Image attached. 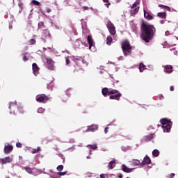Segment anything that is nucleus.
Masks as SVG:
<instances>
[{
    "mask_svg": "<svg viewBox=\"0 0 178 178\" xmlns=\"http://www.w3.org/2000/svg\"><path fill=\"white\" fill-rule=\"evenodd\" d=\"M165 73H168V74H170V73L173 72V66L170 65H167L165 66Z\"/></svg>",
    "mask_w": 178,
    "mask_h": 178,
    "instance_id": "obj_15",
    "label": "nucleus"
},
{
    "mask_svg": "<svg viewBox=\"0 0 178 178\" xmlns=\"http://www.w3.org/2000/svg\"><path fill=\"white\" fill-rule=\"evenodd\" d=\"M122 169L123 172H125V173H131V172H133V170H134V168H129L124 164L122 165Z\"/></svg>",
    "mask_w": 178,
    "mask_h": 178,
    "instance_id": "obj_17",
    "label": "nucleus"
},
{
    "mask_svg": "<svg viewBox=\"0 0 178 178\" xmlns=\"http://www.w3.org/2000/svg\"><path fill=\"white\" fill-rule=\"evenodd\" d=\"M38 27H39V29H44L45 26L44 25V22H40L38 23Z\"/></svg>",
    "mask_w": 178,
    "mask_h": 178,
    "instance_id": "obj_30",
    "label": "nucleus"
},
{
    "mask_svg": "<svg viewBox=\"0 0 178 178\" xmlns=\"http://www.w3.org/2000/svg\"><path fill=\"white\" fill-rule=\"evenodd\" d=\"M8 108L10 110V113L17 115V111H19V113H23V108L22 107L17 106V103L16 102H10Z\"/></svg>",
    "mask_w": 178,
    "mask_h": 178,
    "instance_id": "obj_5",
    "label": "nucleus"
},
{
    "mask_svg": "<svg viewBox=\"0 0 178 178\" xmlns=\"http://www.w3.org/2000/svg\"><path fill=\"white\" fill-rule=\"evenodd\" d=\"M35 99L37 102H40V104H47L49 100V97L45 94H40L36 96Z\"/></svg>",
    "mask_w": 178,
    "mask_h": 178,
    "instance_id": "obj_6",
    "label": "nucleus"
},
{
    "mask_svg": "<svg viewBox=\"0 0 178 178\" xmlns=\"http://www.w3.org/2000/svg\"><path fill=\"white\" fill-rule=\"evenodd\" d=\"M161 123L162 124V129L164 133H169L170 129H172V121L168 118H163L161 120Z\"/></svg>",
    "mask_w": 178,
    "mask_h": 178,
    "instance_id": "obj_3",
    "label": "nucleus"
},
{
    "mask_svg": "<svg viewBox=\"0 0 178 178\" xmlns=\"http://www.w3.org/2000/svg\"><path fill=\"white\" fill-rule=\"evenodd\" d=\"M76 60H83V57L81 56H76L75 57Z\"/></svg>",
    "mask_w": 178,
    "mask_h": 178,
    "instance_id": "obj_40",
    "label": "nucleus"
},
{
    "mask_svg": "<svg viewBox=\"0 0 178 178\" xmlns=\"http://www.w3.org/2000/svg\"><path fill=\"white\" fill-rule=\"evenodd\" d=\"M152 155L153 156H159V150L158 149H154L152 151Z\"/></svg>",
    "mask_w": 178,
    "mask_h": 178,
    "instance_id": "obj_24",
    "label": "nucleus"
},
{
    "mask_svg": "<svg viewBox=\"0 0 178 178\" xmlns=\"http://www.w3.org/2000/svg\"><path fill=\"white\" fill-rule=\"evenodd\" d=\"M141 166H144V165H151V159L148 155H146L143 159V161L141 162Z\"/></svg>",
    "mask_w": 178,
    "mask_h": 178,
    "instance_id": "obj_12",
    "label": "nucleus"
},
{
    "mask_svg": "<svg viewBox=\"0 0 178 178\" xmlns=\"http://www.w3.org/2000/svg\"><path fill=\"white\" fill-rule=\"evenodd\" d=\"M70 92H72V89H67L66 91H65V94L67 97H70Z\"/></svg>",
    "mask_w": 178,
    "mask_h": 178,
    "instance_id": "obj_33",
    "label": "nucleus"
},
{
    "mask_svg": "<svg viewBox=\"0 0 178 178\" xmlns=\"http://www.w3.org/2000/svg\"><path fill=\"white\" fill-rule=\"evenodd\" d=\"M154 136H155L154 134H150L147 136H145L144 137V140L145 141H146V143H148L149 141H152V140L154 139Z\"/></svg>",
    "mask_w": 178,
    "mask_h": 178,
    "instance_id": "obj_16",
    "label": "nucleus"
},
{
    "mask_svg": "<svg viewBox=\"0 0 178 178\" xmlns=\"http://www.w3.org/2000/svg\"><path fill=\"white\" fill-rule=\"evenodd\" d=\"M108 130H109V127H106V128L104 129V133H105L106 134H108Z\"/></svg>",
    "mask_w": 178,
    "mask_h": 178,
    "instance_id": "obj_43",
    "label": "nucleus"
},
{
    "mask_svg": "<svg viewBox=\"0 0 178 178\" xmlns=\"http://www.w3.org/2000/svg\"><path fill=\"white\" fill-rule=\"evenodd\" d=\"M88 43L89 44V49H91V48H92V47H94V40H92V35L88 36Z\"/></svg>",
    "mask_w": 178,
    "mask_h": 178,
    "instance_id": "obj_19",
    "label": "nucleus"
},
{
    "mask_svg": "<svg viewBox=\"0 0 178 178\" xmlns=\"http://www.w3.org/2000/svg\"><path fill=\"white\" fill-rule=\"evenodd\" d=\"M121 45L125 56H127L131 54V45L130 44V42H129V40H124Z\"/></svg>",
    "mask_w": 178,
    "mask_h": 178,
    "instance_id": "obj_4",
    "label": "nucleus"
},
{
    "mask_svg": "<svg viewBox=\"0 0 178 178\" xmlns=\"http://www.w3.org/2000/svg\"><path fill=\"white\" fill-rule=\"evenodd\" d=\"M41 151V148L38 147L37 149H33L31 152L32 154H37V152H40Z\"/></svg>",
    "mask_w": 178,
    "mask_h": 178,
    "instance_id": "obj_29",
    "label": "nucleus"
},
{
    "mask_svg": "<svg viewBox=\"0 0 178 178\" xmlns=\"http://www.w3.org/2000/svg\"><path fill=\"white\" fill-rule=\"evenodd\" d=\"M44 108H39L38 109V113H44Z\"/></svg>",
    "mask_w": 178,
    "mask_h": 178,
    "instance_id": "obj_38",
    "label": "nucleus"
},
{
    "mask_svg": "<svg viewBox=\"0 0 178 178\" xmlns=\"http://www.w3.org/2000/svg\"><path fill=\"white\" fill-rule=\"evenodd\" d=\"M144 70H145V65L143 63H140L139 64V72L142 73V72H144Z\"/></svg>",
    "mask_w": 178,
    "mask_h": 178,
    "instance_id": "obj_22",
    "label": "nucleus"
},
{
    "mask_svg": "<svg viewBox=\"0 0 178 178\" xmlns=\"http://www.w3.org/2000/svg\"><path fill=\"white\" fill-rule=\"evenodd\" d=\"M32 3H33V5H36V6H40V5H41V3L37 0H33Z\"/></svg>",
    "mask_w": 178,
    "mask_h": 178,
    "instance_id": "obj_31",
    "label": "nucleus"
},
{
    "mask_svg": "<svg viewBox=\"0 0 178 178\" xmlns=\"http://www.w3.org/2000/svg\"><path fill=\"white\" fill-rule=\"evenodd\" d=\"M66 65H70V59L69 58H65Z\"/></svg>",
    "mask_w": 178,
    "mask_h": 178,
    "instance_id": "obj_39",
    "label": "nucleus"
},
{
    "mask_svg": "<svg viewBox=\"0 0 178 178\" xmlns=\"http://www.w3.org/2000/svg\"><path fill=\"white\" fill-rule=\"evenodd\" d=\"M67 173V171H65V172H58L57 173V175H58L59 176H65V175H66Z\"/></svg>",
    "mask_w": 178,
    "mask_h": 178,
    "instance_id": "obj_35",
    "label": "nucleus"
},
{
    "mask_svg": "<svg viewBox=\"0 0 178 178\" xmlns=\"http://www.w3.org/2000/svg\"><path fill=\"white\" fill-rule=\"evenodd\" d=\"M144 17L147 20H152L154 19V17L148 13V11L144 10Z\"/></svg>",
    "mask_w": 178,
    "mask_h": 178,
    "instance_id": "obj_18",
    "label": "nucleus"
},
{
    "mask_svg": "<svg viewBox=\"0 0 178 178\" xmlns=\"http://www.w3.org/2000/svg\"><path fill=\"white\" fill-rule=\"evenodd\" d=\"M16 147L17 148H22V147H23V144H22L20 142H17L16 143Z\"/></svg>",
    "mask_w": 178,
    "mask_h": 178,
    "instance_id": "obj_37",
    "label": "nucleus"
},
{
    "mask_svg": "<svg viewBox=\"0 0 178 178\" xmlns=\"http://www.w3.org/2000/svg\"><path fill=\"white\" fill-rule=\"evenodd\" d=\"M47 63L48 65V67L50 70H54V60L52 58H47Z\"/></svg>",
    "mask_w": 178,
    "mask_h": 178,
    "instance_id": "obj_14",
    "label": "nucleus"
},
{
    "mask_svg": "<svg viewBox=\"0 0 178 178\" xmlns=\"http://www.w3.org/2000/svg\"><path fill=\"white\" fill-rule=\"evenodd\" d=\"M159 8H165V9H166V10H170V8L166 6H164V5H162V4H159Z\"/></svg>",
    "mask_w": 178,
    "mask_h": 178,
    "instance_id": "obj_32",
    "label": "nucleus"
},
{
    "mask_svg": "<svg viewBox=\"0 0 178 178\" xmlns=\"http://www.w3.org/2000/svg\"><path fill=\"white\" fill-rule=\"evenodd\" d=\"M100 178H106V176L104 174H101Z\"/></svg>",
    "mask_w": 178,
    "mask_h": 178,
    "instance_id": "obj_46",
    "label": "nucleus"
},
{
    "mask_svg": "<svg viewBox=\"0 0 178 178\" xmlns=\"http://www.w3.org/2000/svg\"><path fill=\"white\" fill-rule=\"evenodd\" d=\"M102 1L105 3V6L106 8H109V6H111V2H109V0H102Z\"/></svg>",
    "mask_w": 178,
    "mask_h": 178,
    "instance_id": "obj_28",
    "label": "nucleus"
},
{
    "mask_svg": "<svg viewBox=\"0 0 178 178\" xmlns=\"http://www.w3.org/2000/svg\"><path fill=\"white\" fill-rule=\"evenodd\" d=\"M88 148L95 150L98 148V146H97V145H88Z\"/></svg>",
    "mask_w": 178,
    "mask_h": 178,
    "instance_id": "obj_27",
    "label": "nucleus"
},
{
    "mask_svg": "<svg viewBox=\"0 0 178 178\" xmlns=\"http://www.w3.org/2000/svg\"><path fill=\"white\" fill-rule=\"evenodd\" d=\"M32 70L35 76H38V74H40V67H38L37 63H33L32 64Z\"/></svg>",
    "mask_w": 178,
    "mask_h": 178,
    "instance_id": "obj_10",
    "label": "nucleus"
},
{
    "mask_svg": "<svg viewBox=\"0 0 178 178\" xmlns=\"http://www.w3.org/2000/svg\"><path fill=\"white\" fill-rule=\"evenodd\" d=\"M112 41H113L112 37L108 36L107 38H106V44H107V45H111Z\"/></svg>",
    "mask_w": 178,
    "mask_h": 178,
    "instance_id": "obj_26",
    "label": "nucleus"
},
{
    "mask_svg": "<svg viewBox=\"0 0 178 178\" xmlns=\"http://www.w3.org/2000/svg\"><path fill=\"white\" fill-rule=\"evenodd\" d=\"M102 95L106 97V95H110L109 99H115V101H120V97H122V93L119 90L111 89L109 90L108 88H104L102 90Z\"/></svg>",
    "mask_w": 178,
    "mask_h": 178,
    "instance_id": "obj_2",
    "label": "nucleus"
},
{
    "mask_svg": "<svg viewBox=\"0 0 178 178\" xmlns=\"http://www.w3.org/2000/svg\"><path fill=\"white\" fill-rule=\"evenodd\" d=\"M106 27H107L110 34H111V35H115V34H116V30L115 28V25H113V23H112V22L108 21Z\"/></svg>",
    "mask_w": 178,
    "mask_h": 178,
    "instance_id": "obj_8",
    "label": "nucleus"
},
{
    "mask_svg": "<svg viewBox=\"0 0 178 178\" xmlns=\"http://www.w3.org/2000/svg\"><path fill=\"white\" fill-rule=\"evenodd\" d=\"M140 10V1L136 0V2L131 7V14L137 15Z\"/></svg>",
    "mask_w": 178,
    "mask_h": 178,
    "instance_id": "obj_7",
    "label": "nucleus"
},
{
    "mask_svg": "<svg viewBox=\"0 0 178 178\" xmlns=\"http://www.w3.org/2000/svg\"><path fill=\"white\" fill-rule=\"evenodd\" d=\"M83 9L84 10H88V6H83Z\"/></svg>",
    "mask_w": 178,
    "mask_h": 178,
    "instance_id": "obj_48",
    "label": "nucleus"
},
{
    "mask_svg": "<svg viewBox=\"0 0 178 178\" xmlns=\"http://www.w3.org/2000/svg\"><path fill=\"white\" fill-rule=\"evenodd\" d=\"M46 10H47V13H51V8H46Z\"/></svg>",
    "mask_w": 178,
    "mask_h": 178,
    "instance_id": "obj_45",
    "label": "nucleus"
},
{
    "mask_svg": "<svg viewBox=\"0 0 178 178\" xmlns=\"http://www.w3.org/2000/svg\"><path fill=\"white\" fill-rule=\"evenodd\" d=\"M57 170L58 172H62V170H63V165H60L57 167Z\"/></svg>",
    "mask_w": 178,
    "mask_h": 178,
    "instance_id": "obj_34",
    "label": "nucleus"
},
{
    "mask_svg": "<svg viewBox=\"0 0 178 178\" xmlns=\"http://www.w3.org/2000/svg\"><path fill=\"white\" fill-rule=\"evenodd\" d=\"M26 172H27V173H29L30 175H31L33 173V168H30V167H25L24 168Z\"/></svg>",
    "mask_w": 178,
    "mask_h": 178,
    "instance_id": "obj_25",
    "label": "nucleus"
},
{
    "mask_svg": "<svg viewBox=\"0 0 178 178\" xmlns=\"http://www.w3.org/2000/svg\"><path fill=\"white\" fill-rule=\"evenodd\" d=\"M23 60H24V62H27V60H29V58H27V56H24L23 57Z\"/></svg>",
    "mask_w": 178,
    "mask_h": 178,
    "instance_id": "obj_41",
    "label": "nucleus"
},
{
    "mask_svg": "<svg viewBox=\"0 0 178 178\" xmlns=\"http://www.w3.org/2000/svg\"><path fill=\"white\" fill-rule=\"evenodd\" d=\"M34 44H35V39H31L29 40V44L30 45H34Z\"/></svg>",
    "mask_w": 178,
    "mask_h": 178,
    "instance_id": "obj_36",
    "label": "nucleus"
},
{
    "mask_svg": "<svg viewBox=\"0 0 178 178\" xmlns=\"http://www.w3.org/2000/svg\"><path fill=\"white\" fill-rule=\"evenodd\" d=\"M160 23H161V24H163V23H164V22H163V20H161V21H160Z\"/></svg>",
    "mask_w": 178,
    "mask_h": 178,
    "instance_id": "obj_50",
    "label": "nucleus"
},
{
    "mask_svg": "<svg viewBox=\"0 0 178 178\" xmlns=\"http://www.w3.org/2000/svg\"><path fill=\"white\" fill-rule=\"evenodd\" d=\"M13 151V146L12 145H7L4 146L3 152L4 154H10Z\"/></svg>",
    "mask_w": 178,
    "mask_h": 178,
    "instance_id": "obj_11",
    "label": "nucleus"
},
{
    "mask_svg": "<svg viewBox=\"0 0 178 178\" xmlns=\"http://www.w3.org/2000/svg\"><path fill=\"white\" fill-rule=\"evenodd\" d=\"M157 16L159 17H161V19H165L166 17V13L163 12V13H159L157 14Z\"/></svg>",
    "mask_w": 178,
    "mask_h": 178,
    "instance_id": "obj_23",
    "label": "nucleus"
},
{
    "mask_svg": "<svg viewBox=\"0 0 178 178\" xmlns=\"http://www.w3.org/2000/svg\"><path fill=\"white\" fill-rule=\"evenodd\" d=\"M117 177L123 178V174H120V173L118 174Z\"/></svg>",
    "mask_w": 178,
    "mask_h": 178,
    "instance_id": "obj_44",
    "label": "nucleus"
},
{
    "mask_svg": "<svg viewBox=\"0 0 178 178\" xmlns=\"http://www.w3.org/2000/svg\"><path fill=\"white\" fill-rule=\"evenodd\" d=\"M140 38L145 42H149L155 35L156 33V29L154 25L146 24L143 22L140 26Z\"/></svg>",
    "mask_w": 178,
    "mask_h": 178,
    "instance_id": "obj_1",
    "label": "nucleus"
},
{
    "mask_svg": "<svg viewBox=\"0 0 178 178\" xmlns=\"http://www.w3.org/2000/svg\"><path fill=\"white\" fill-rule=\"evenodd\" d=\"M97 130H98V125L92 124L88 127L86 131H92L94 133V131H97Z\"/></svg>",
    "mask_w": 178,
    "mask_h": 178,
    "instance_id": "obj_13",
    "label": "nucleus"
},
{
    "mask_svg": "<svg viewBox=\"0 0 178 178\" xmlns=\"http://www.w3.org/2000/svg\"><path fill=\"white\" fill-rule=\"evenodd\" d=\"M170 91H175V87L170 86Z\"/></svg>",
    "mask_w": 178,
    "mask_h": 178,
    "instance_id": "obj_47",
    "label": "nucleus"
},
{
    "mask_svg": "<svg viewBox=\"0 0 178 178\" xmlns=\"http://www.w3.org/2000/svg\"><path fill=\"white\" fill-rule=\"evenodd\" d=\"M13 161V159L10 156L3 159H0V163H1V165H6V163H10Z\"/></svg>",
    "mask_w": 178,
    "mask_h": 178,
    "instance_id": "obj_9",
    "label": "nucleus"
},
{
    "mask_svg": "<svg viewBox=\"0 0 178 178\" xmlns=\"http://www.w3.org/2000/svg\"><path fill=\"white\" fill-rule=\"evenodd\" d=\"M158 97H159L160 99H162V98H163V95H158Z\"/></svg>",
    "mask_w": 178,
    "mask_h": 178,
    "instance_id": "obj_49",
    "label": "nucleus"
},
{
    "mask_svg": "<svg viewBox=\"0 0 178 178\" xmlns=\"http://www.w3.org/2000/svg\"><path fill=\"white\" fill-rule=\"evenodd\" d=\"M115 166H116V161H111L109 162V163H108L109 169H113V168H115Z\"/></svg>",
    "mask_w": 178,
    "mask_h": 178,
    "instance_id": "obj_21",
    "label": "nucleus"
},
{
    "mask_svg": "<svg viewBox=\"0 0 178 178\" xmlns=\"http://www.w3.org/2000/svg\"><path fill=\"white\" fill-rule=\"evenodd\" d=\"M131 163L134 166H141V162L138 159H133Z\"/></svg>",
    "mask_w": 178,
    "mask_h": 178,
    "instance_id": "obj_20",
    "label": "nucleus"
},
{
    "mask_svg": "<svg viewBox=\"0 0 178 178\" xmlns=\"http://www.w3.org/2000/svg\"><path fill=\"white\" fill-rule=\"evenodd\" d=\"M175 176V173H171L169 176L168 178H174Z\"/></svg>",
    "mask_w": 178,
    "mask_h": 178,
    "instance_id": "obj_42",
    "label": "nucleus"
}]
</instances>
